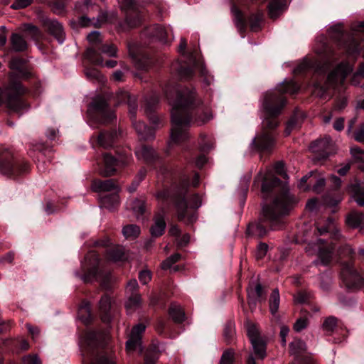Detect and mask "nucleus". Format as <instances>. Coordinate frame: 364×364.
<instances>
[{"mask_svg": "<svg viewBox=\"0 0 364 364\" xmlns=\"http://www.w3.org/2000/svg\"><path fill=\"white\" fill-rule=\"evenodd\" d=\"M23 364H41L39 358L36 355H28L23 358Z\"/></svg>", "mask_w": 364, "mask_h": 364, "instance_id": "nucleus-64", "label": "nucleus"}, {"mask_svg": "<svg viewBox=\"0 0 364 364\" xmlns=\"http://www.w3.org/2000/svg\"><path fill=\"white\" fill-rule=\"evenodd\" d=\"M341 277L348 288H361L364 285V279L350 264L344 265Z\"/></svg>", "mask_w": 364, "mask_h": 364, "instance_id": "nucleus-14", "label": "nucleus"}, {"mask_svg": "<svg viewBox=\"0 0 364 364\" xmlns=\"http://www.w3.org/2000/svg\"><path fill=\"white\" fill-rule=\"evenodd\" d=\"M166 222L163 215H157L154 218V223L150 228V232L152 237H158L161 236L166 228Z\"/></svg>", "mask_w": 364, "mask_h": 364, "instance_id": "nucleus-31", "label": "nucleus"}, {"mask_svg": "<svg viewBox=\"0 0 364 364\" xmlns=\"http://www.w3.org/2000/svg\"><path fill=\"white\" fill-rule=\"evenodd\" d=\"M138 283L136 279L130 280L127 285L126 292L127 294H133L134 293H138Z\"/></svg>", "mask_w": 364, "mask_h": 364, "instance_id": "nucleus-63", "label": "nucleus"}, {"mask_svg": "<svg viewBox=\"0 0 364 364\" xmlns=\"http://www.w3.org/2000/svg\"><path fill=\"white\" fill-rule=\"evenodd\" d=\"M245 327L250 342L262 338L260 336V333L257 326L255 323L250 322V321H247L245 322Z\"/></svg>", "mask_w": 364, "mask_h": 364, "instance_id": "nucleus-47", "label": "nucleus"}, {"mask_svg": "<svg viewBox=\"0 0 364 364\" xmlns=\"http://www.w3.org/2000/svg\"><path fill=\"white\" fill-rule=\"evenodd\" d=\"M107 21V14H103L97 18H88L87 16H82L79 18L77 23L82 26H89L91 25L99 26L101 25L102 23L105 22Z\"/></svg>", "mask_w": 364, "mask_h": 364, "instance_id": "nucleus-35", "label": "nucleus"}, {"mask_svg": "<svg viewBox=\"0 0 364 364\" xmlns=\"http://www.w3.org/2000/svg\"><path fill=\"white\" fill-rule=\"evenodd\" d=\"M164 92L172 106L169 146L187 140L189 138L188 129L192 123L201 125L213 118L210 112L196 109L198 103L194 89L179 88L177 85L168 82Z\"/></svg>", "mask_w": 364, "mask_h": 364, "instance_id": "nucleus-1", "label": "nucleus"}, {"mask_svg": "<svg viewBox=\"0 0 364 364\" xmlns=\"http://www.w3.org/2000/svg\"><path fill=\"white\" fill-rule=\"evenodd\" d=\"M94 364H116L114 358L107 355L98 356Z\"/></svg>", "mask_w": 364, "mask_h": 364, "instance_id": "nucleus-62", "label": "nucleus"}, {"mask_svg": "<svg viewBox=\"0 0 364 364\" xmlns=\"http://www.w3.org/2000/svg\"><path fill=\"white\" fill-rule=\"evenodd\" d=\"M353 65L349 63H341L328 75L324 85L319 83L314 84V95L319 98H324L328 89L331 88L339 92L343 91L346 88V78L353 71Z\"/></svg>", "mask_w": 364, "mask_h": 364, "instance_id": "nucleus-5", "label": "nucleus"}, {"mask_svg": "<svg viewBox=\"0 0 364 364\" xmlns=\"http://www.w3.org/2000/svg\"><path fill=\"white\" fill-rule=\"evenodd\" d=\"M323 240L319 239L316 242L309 243L306 247V252L309 255H314V253H317L319 262L323 265H327L332 257V255L336 247L335 245H331L328 248H323L321 245L323 244ZM314 264L317 265L318 264V261L315 260L313 262Z\"/></svg>", "mask_w": 364, "mask_h": 364, "instance_id": "nucleus-12", "label": "nucleus"}, {"mask_svg": "<svg viewBox=\"0 0 364 364\" xmlns=\"http://www.w3.org/2000/svg\"><path fill=\"white\" fill-rule=\"evenodd\" d=\"M232 12L234 15L235 24L239 30L245 28V21L241 12L235 7L232 8Z\"/></svg>", "mask_w": 364, "mask_h": 364, "instance_id": "nucleus-52", "label": "nucleus"}, {"mask_svg": "<svg viewBox=\"0 0 364 364\" xmlns=\"http://www.w3.org/2000/svg\"><path fill=\"white\" fill-rule=\"evenodd\" d=\"M331 37L338 39L339 46L343 48L348 55H358L360 52V37L357 32H364V21L352 26L353 33H344L341 25L331 27Z\"/></svg>", "mask_w": 364, "mask_h": 364, "instance_id": "nucleus-6", "label": "nucleus"}, {"mask_svg": "<svg viewBox=\"0 0 364 364\" xmlns=\"http://www.w3.org/2000/svg\"><path fill=\"white\" fill-rule=\"evenodd\" d=\"M26 63V60L21 58H13L9 62V67L14 71L9 73V85L0 90V106L6 103L7 107L15 112H19L23 107V102L19 97L24 93L25 89L18 80L28 78L31 75L23 68Z\"/></svg>", "mask_w": 364, "mask_h": 364, "instance_id": "nucleus-4", "label": "nucleus"}, {"mask_svg": "<svg viewBox=\"0 0 364 364\" xmlns=\"http://www.w3.org/2000/svg\"><path fill=\"white\" fill-rule=\"evenodd\" d=\"M101 202L105 208L109 210H113L119 203V196L117 193L107 194L102 197Z\"/></svg>", "mask_w": 364, "mask_h": 364, "instance_id": "nucleus-36", "label": "nucleus"}, {"mask_svg": "<svg viewBox=\"0 0 364 364\" xmlns=\"http://www.w3.org/2000/svg\"><path fill=\"white\" fill-rule=\"evenodd\" d=\"M101 54H105L108 57H114L117 54V48L112 44H101L97 48V57L102 59Z\"/></svg>", "mask_w": 364, "mask_h": 364, "instance_id": "nucleus-45", "label": "nucleus"}, {"mask_svg": "<svg viewBox=\"0 0 364 364\" xmlns=\"http://www.w3.org/2000/svg\"><path fill=\"white\" fill-rule=\"evenodd\" d=\"M255 354L259 358L264 359L266 356V342L260 338L251 342Z\"/></svg>", "mask_w": 364, "mask_h": 364, "instance_id": "nucleus-41", "label": "nucleus"}, {"mask_svg": "<svg viewBox=\"0 0 364 364\" xmlns=\"http://www.w3.org/2000/svg\"><path fill=\"white\" fill-rule=\"evenodd\" d=\"M175 207L178 219L187 224H191L198 218L197 209L202 205V200L198 194L191 196L189 204L184 198L175 199Z\"/></svg>", "mask_w": 364, "mask_h": 364, "instance_id": "nucleus-8", "label": "nucleus"}, {"mask_svg": "<svg viewBox=\"0 0 364 364\" xmlns=\"http://www.w3.org/2000/svg\"><path fill=\"white\" fill-rule=\"evenodd\" d=\"M234 351L231 349L225 350L221 358L220 364H233L234 363Z\"/></svg>", "mask_w": 364, "mask_h": 364, "instance_id": "nucleus-57", "label": "nucleus"}, {"mask_svg": "<svg viewBox=\"0 0 364 364\" xmlns=\"http://www.w3.org/2000/svg\"><path fill=\"white\" fill-rule=\"evenodd\" d=\"M332 62L329 58H326L323 62H315L314 64L309 61L304 60L296 69L297 72H301L307 69L309 67L312 66L315 71L318 73H325L331 65Z\"/></svg>", "mask_w": 364, "mask_h": 364, "instance_id": "nucleus-22", "label": "nucleus"}, {"mask_svg": "<svg viewBox=\"0 0 364 364\" xmlns=\"http://www.w3.org/2000/svg\"><path fill=\"white\" fill-rule=\"evenodd\" d=\"M85 75L90 80H97L100 82L104 81V77L100 72L95 68H86L85 71Z\"/></svg>", "mask_w": 364, "mask_h": 364, "instance_id": "nucleus-53", "label": "nucleus"}, {"mask_svg": "<svg viewBox=\"0 0 364 364\" xmlns=\"http://www.w3.org/2000/svg\"><path fill=\"white\" fill-rule=\"evenodd\" d=\"M302 120L303 114H294L287 123L284 131L286 136L289 135L293 130L299 128L301 124Z\"/></svg>", "mask_w": 364, "mask_h": 364, "instance_id": "nucleus-37", "label": "nucleus"}, {"mask_svg": "<svg viewBox=\"0 0 364 364\" xmlns=\"http://www.w3.org/2000/svg\"><path fill=\"white\" fill-rule=\"evenodd\" d=\"M337 318L334 316H328L327 317L323 325L322 328L324 331L327 332L328 333H332L336 327L337 326Z\"/></svg>", "mask_w": 364, "mask_h": 364, "instance_id": "nucleus-49", "label": "nucleus"}, {"mask_svg": "<svg viewBox=\"0 0 364 364\" xmlns=\"http://www.w3.org/2000/svg\"><path fill=\"white\" fill-rule=\"evenodd\" d=\"M357 78H364V63H362L356 73H355L351 79V83L353 85H359L360 82H356Z\"/></svg>", "mask_w": 364, "mask_h": 364, "instance_id": "nucleus-59", "label": "nucleus"}, {"mask_svg": "<svg viewBox=\"0 0 364 364\" xmlns=\"http://www.w3.org/2000/svg\"><path fill=\"white\" fill-rule=\"evenodd\" d=\"M168 314L175 323H181L185 320L184 311L178 305L172 304L169 308Z\"/></svg>", "mask_w": 364, "mask_h": 364, "instance_id": "nucleus-39", "label": "nucleus"}, {"mask_svg": "<svg viewBox=\"0 0 364 364\" xmlns=\"http://www.w3.org/2000/svg\"><path fill=\"white\" fill-rule=\"evenodd\" d=\"M262 178V193L264 198H267L272 192L279 190L280 193L274 198L270 205L262 207V215L258 223H251L247 228V231L259 237H264L267 232V225L271 230H278L282 225V217L287 215L297 200L292 196L289 189L282 184L281 181L272 175L271 171H267L264 176L259 173L255 178V181Z\"/></svg>", "mask_w": 364, "mask_h": 364, "instance_id": "nucleus-2", "label": "nucleus"}, {"mask_svg": "<svg viewBox=\"0 0 364 364\" xmlns=\"http://www.w3.org/2000/svg\"><path fill=\"white\" fill-rule=\"evenodd\" d=\"M134 153L139 161H143L147 164H152L159 159L156 151L149 146L142 145L139 146L135 149Z\"/></svg>", "mask_w": 364, "mask_h": 364, "instance_id": "nucleus-21", "label": "nucleus"}, {"mask_svg": "<svg viewBox=\"0 0 364 364\" xmlns=\"http://www.w3.org/2000/svg\"><path fill=\"white\" fill-rule=\"evenodd\" d=\"M99 262V256L94 251L89 252L85 256L82 263V269L85 274L81 279L84 282H91L97 278Z\"/></svg>", "mask_w": 364, "mask_h": 364, "instance_id": "nucleus-11", "label": "nucleus"}, {"mask_svg": "<svg viewBox=\"0 0 364 364\" xmlns=\"http://www.w3.org/2000/svg\"><path fill=\"white\" fill-rule=\"evenodd\" d=\"M107 336L106 332L89 331L85 336L83 344L87 350H91L105 344Z\"/></svg>", "mask_w": 364, "mask_h": 364, "instance_id": "nucleus-17", "label": "nucleus"}, {"mask_svg": "<svg viewBox=\"0 0 364 364\" xmlns=\"http://www.w3.org/2000/svg\"><path fill=\"white\" fill-rule=\"evenodd\" d=\"M12 159V153L9 149L0 151V171L2 174L12 176L16 173V171Z\"/></svg>", "mask_w": 364, "mask_h": 364, "instance_id": "nucleus-20", "label": "nucleus"}, {"mask_svg": "<svg viewBox=\"0 0 364 364\" xmlns=\"http://www.w3.org/2000/svg\"><path fill=\"white\" fill-rule=\"evenodd\" d=\"M121 10L125 14V23L129 28H134L142 21V11L136 0H123L120 4Z\"/></svg>", "mask_w": 364, "mask_h": 364, "instance_id": "nucleus-9", "label": "nucleus"}, {"mask_svg": "<svg viewBox=\"0 0 364 364\" xmlns=\"http://www.w3.org/2000/svg\"><path fill=\"white\" fill-rule=\"evenodd\" d=\"M10 41L11 49L15 52H23L27 49V42L18 33H12L10 38Z\"/></svg>", "mask_w": 364, "mask_h": 364, "instance_id": "nucleus-32", "label": "nucleus"}, {"mask_svg": "<svg viewBox=\"0 0 364 364\" xmlns=\"http://www.w3.org/2000/svg\"><path fill=\"white\" fill-rule=\"evenodd\" d=\"M287 8L285 0H272L268 5L269 16L272 18H277Z\"/></svg>", "mask_w": 364, "mask_h": 364, "instance_id": "nucleus-25", "label": "nucleus"}, {"mask_svg": "<svg viewBox=\"0 0 364 364\" xmlns=\"http://www.w3.org/2000/svg\"><path fill=\"white\" fill-rule=\"evenodd\" d=\"M67 0H53L50 6L54 13L60 14L63 12Z\"/></svg>", "mask_w": 364, "mask_h": 364, "instance_id": "nucleus-55", "label": "nucleus"}, {"mask_svg": "<svg viewBox=\"0 0 364 364\" xmlns=\"http://www.w3.org/2000/svg\"><path fill=\"white\" fill-rule=\"evenodd\" d=\"M280 303V297H279V293L278 289H274L272 294L269 299V310L272 314L274 315L279 306Z\"/></svg>", "mask_w": 364, "mask_h": 364, "instance_id": "nucleus-48", "label": "nucleus"}, {"mask_svg": "<svg viewBox=\"0 0 364 364\" xmlns=\"http://www.w3.org/2000/svg\"><path fill=\"white\" fill-rule=\"evenodd\" d=\"M159 97L156 94H153L149 98L146 97L144 102L145 112H151L154 107L158 104Z\"/></svg>", "mask_w": 364, "mask_h": 364, "instance_id": "nucleus-51", "label": "nucleus"}, {"mask_svg": "<svg viewBox=\"0 0 364 364\" xmlns=\"http://www.w3.org/2000/svg\"><path fill=\"white\" fill-rule=\"evenodd\" d=\"M117 167H118L117 159L105 153L102 155V164H99L98 171L101 176L108 177L115 174Z\"/></svg>", "mask_w": 364, "mask_h": 364, "instance_id": "nucleus-18", "label": "nucleus"}, {"mask_svg": "<svg viewBox=\"0 0 364 364\" xmlns=\"http://www.w3.org/2000/svg\"><path fill=\"white\" fill-rule=\"evenodd\" d=\"M325 183H326L325 178L323 177H319L316 179L311 188L315 193H318L322 191L323 188L325 186Z\"/></svg>", "mask_w": 364, "mask_h": 364, "instance_id": "nucleus-61", "label": "nucleus"}, {"mask_svg": "<svg viewBox=\"0 0 364 364\" xmlns=\"http://www.w3.org/2000/svg\"><path fill=\"white\" fill-rule=\"evenodd\" d=\"M118 133L117 131L107 132L103 131L101 132L97 136V142L100 146L104 148L111 147L115 139L117 137Z\"/></svg>", "mask_w": 364, "mask_h": 364, "instance_id": "nucleus-24", "label": "nucleus"}, {"mask_svg": "<svg viewBox=\"0 0 364 364\" xmlns=\"http://www.w3.org/2000/svg\"><path fill=\"white\" fill-rule=\"evenodd\" d=\"M46 31L52 35L60 44L65 40V33L61 23L55 19H47L43 23Z\"/></svg>", "mask_w": 364, "mask_h": 364, "instance_id": "nucleus-19", "label": "nucleus"}, {"mask_svg": "<svg viewBox=\"0 0 364 364\" xmlns=\"http://www.w3.org/2000/svg\"><path fill=\"white\" fill-rule=\"evenodd\" d=\"M90 46L86 50L85 57L92 63L103 65V60L97 57V48L101 45V34L99 31H92L87 36Z\"/></svg>", "mask_w": 364, "mask_h": 364, "instance_id": "nucleus-13", "label": "nucleus"}, {"mask_svg": "<svg viewBox=\"0 0 364 364\" xmlns=\"http://www.w3.org/2000/svg\"><path fill=\"white\" fill-rule=\"evenodd\" d=\"M262 19L263 14L262 12L251 15L249 18L251 29L252 31H257L259 28Z\"/></svg>", "mask_w": 364, "mask_h": 364, "instance_id": "nucleus-50", "label": "nucleus"}, {"mask_svg": "<svg viewBox=\"0 0 364 364\" xmlns=\"http://www.w3.org/2000/svg\"><path fill=\"white\" fill-rule=\"evenodd\" d=\"M21 30L26 37L30 38L34 41H39L43 38V33L38 27L33 24L25 23L22 26Z\"/></svg>", "mask_w": 364, "mask_h": 364, "instance_id": "nucleus-28", "label": "nucleus"}, {"mask_svg": "<svg viewBox=\"0 0 364 364\" xmlns=\"http://www.w3.org/2000/svg\"><path fill=\"white\" fill-rule=\"evenodd\" d=\"M268 245L266 243H259L255 254L256 258L257 259H262L266 255Z\"/></svg>", "mask_w": 364, "mask_h": 364, "instance_id": "nucleus-60", "label": "nucleus"}, {"mask_svg": "<svg viewBox=\"0 0 364 364\" xmlns=\"http://www.w3.org/2000/svg\"><path fill=\"white\" fill-rule=\"evenodd\" d=\"M306 343L300 340L295 339L289 344V353L294 355H298L306 350Z\"/></svg>", "mask_w": 364, "mask_h": 364, "instance_id": "nucleus-44", "label": "nucleus"}, {"mask_svg": "<svg viewBox=\"0 0 364 364\" xmlns=\"http://www.w3.org/2000/svg\"><path fill=\"white\" fill-rule=\"evenodd\" d=\"M139 233L140 228L136 225H127L122 229V234L127 239H135Z\"/></svg>", "mask_w": 364, "mask_h": 364, "instance_id": "nucleus-46", "label": "nucleus"}, {"mask_svg": "<svg viewBox=\"0 0 364 364\" xmlns=\"http://www.w3.org/2000/svg\"><path fill=\"white\" fill-rule=\"evenodd\" d=\"M129 205L138 219L143 215L145 211V203L143 199L135 198L130 202Z\"/></svg>", "mask_w": 364, "mask_h": 364, "instance_id": "nucleus-43", "label": "nucleus"}, {"mask_svg": "<svg viewBox=\"0 0 364 364\" xmlns=\"http://www.w3.org/2000/svg\"><path fill=\"white\" fill-rule=\"evenodd\" d=\"M346 223L352 228H358L360 232H364V214L352 211L346 217Z\"/></svg>", "mask_w": 364, "mask_h": 364, "instance_id": "nucleus-23", "label": "nucleus"}, {"mask_svg": "<svg viewBox=\"0 0 364 364\" xmlns=\"http://www.w3.org/2000/svg\"><path fill=\"white\" fill-rule=\"evenodd\" d=\"M349 188L355 203L360 206H364V183L355 182L350 185Z\"/></svg>", "mask_w": 364, "mask_h": 364, "instance_id": "nucleus-27", "label": "nucleus"}, {"mask_svg": "<svg viewBox=\"0 0 364 364\" xmlns=\"http://www.w3.org/2000/svg\"><path fill=\"white\" fill-rule=\"evenodd\" d=\"M181 255L178 253L173 254L171 255L169 257H168L166 260H164L161 263V268L163 269H168L171 267V266L179 261L181 259Z\"/></svg>", "mask_w": 364, "mask_h": 364, "instance_id": "nucleus-54", "label": "nucleus"}, {"mask_svg": "<svg viewBox=\"0 0 364 364\" xmlns=\"http://www.w3.org/2000/svg\"><path fill=\"white\" fill-rule=\"evenodd\" d=\"M99 305L100 311L104 313V315L102 316V320L105 323H109L111 321V316L109 314V311L111 307L110 298L107 295L102 296Z\"/></svg>", "mask_w": 364, "mask_h": 364, "instance_id": "nucleus-34", "label": "nucleus"}, {"mask_svg": "<svg viewBox=\"0 0 364 364\" xmlns=\"http://www.w3.org/2000/svg\"><path fill=\"white\" fill-rule=\"evenodd\" d=\"M333 143L329 136L317 139L311 143L310 150L317 154L316 160L326 159L332 151Z\"/></svg>", "mask_w": 364, "mask_h": 364, "instance_id": "nucleus-15", "label": "nucleus"}, {"mask_svg": "<svg viewBox=\"0 0 364 364\" xmlns=\"http://www.w3.org/2000/svg\"><path fill=\"white\" fill-rule=\"evenodd\" d=\"M282 84V87L268 92L262 102V107L265 114L262 122V131L251 142V146H255L260 151H269L274 144V136L272 131L278 126L276 117L280 114L287 102L284 94L294 95L299 90V85L293 80L284 81Z\"/></svg>", "mask_w": 364, "mask_h": 364, "instance_id": "nucleus-3", "label": "nucleus"}, {"mask_svg": "<svg viewBox=\"0 0 364 364\" xmlns=\"http://www.w3.org/2000/svg\"><path fill=\"white\" fill-rule=\"evenodd\" d=\"M88 112H92L102 124L112 122L116 118L114 112L108 106L107 102L102 97L95 98L90 105Z\"/></svg>", "mask_w": 364, "mask_h": 364, "instance_id": "nucleus-10", "label": "nucleus"}, {"mask_svg": "<svg viewBox=\"0 0 364 364\" xmlns=\"http://www.w3.org/2000/svg\"><path fill=\"white\" fill-rule=\"evenodd\" d=\"M248 293V303L251 309L255 306L256 302L263 296V289L260 284H256L254 288L249 287L247 289Z\"/></svg>", "mask_w": 364, "mask_h": 364, "instance_id": "nucleus-30", "label": "nucleus"}, {"mask_svg": "<svg viewBox=\"0 0 364 364\" xmlns=\"http://www.w3.org/2000/svg\"><path fill=\"white\" fill-rule=\"evenodd\" d=\"M106 256L108 260L117 262L126 259L124 247L122 246H113L107 249Z\"/></svg>", "mask_w": 364, "mask_h": 364, "instance_id": "nucleus-26", "label": "nucleus"}, {"mask_svg": "<svg viewBox=\"0 0 364 364\" xmlns=\"http://www.w3.org/2000/svg\"><path fill=\"white\" fill-rule=\"evenodd\" d=\"M116 159L119 168H124L133 161V156L130 150H123L119 152Z\"/></svg>", "mask_w": 364, "mask_h": 364, "instance_id": "nucleus-40", "label": "nucleus"}, {"mask_svg": "<svg viewBox=\"0 0 364 364\" xmlns=\"http://www.w3.org/2000/svg\"><path fill=\"white\" fill-rule=\"evenodd\" d=\"M149 33L157 40L165 43L166 41L167 31L163 26L156 25L149 29Z\"/></svg>", "mask_w": 364, "mask_h": 364, "instance_id": "nucleus-42", "label": "nucleus"}, {"mask_svg": "<svg viewBox=\"0 0 364 364\" xmlns=\"http://www.w3.org/2000/svg\"><path fill=\"white\" fill-rule=\"evenodd\" d=\"M92 188L95 191L97 192H108L111 191H119V187L117 186L114 181L112 179L105 180V181H96L94 182L92 185Z\"/></svg>", "mask_w": 364, "mask_h": 364, "instance_id": "nucleus-29", "label": "nucleus"}, {"mask_svg": "<svg viewBox=\"0 0 364 364\" xmlns=\"http://www.w3.org/2000/svg\"><path fill=\"white\" fill-rule=\"evenodd\" d=\"M141 304V296L139 293L129 294L127 301L125 303V307L129 314H131L138 308Z\"/></svg>", "mask_w": 364, "mask_h": 364, "instance_id": "nucleus-38", "label": "nucleus"}, {"mask_svg": "<svg viewBox=\"0 0 364 364\" xmlns=\"http://www.w3.org/2000/svg\"><path fill=\"white\" fill-rule=\"evenodd\" d=\"M146 329V326L143 323H139L134 326L131 331L129 340L126 343V348L128 352L134 350L137 348L142 351L141 348V335Z\"/></svg>", "mask_w": 364, "mask_h": 364, "instance_id": "nucleus-16", "label": "nucleus"}, {"mask_svg": "<svg viewBox=\"0 0 364 364\" xmlns=\"http://www.w3.org/2000/svg\"><path fill=\"white\" fill-rule=\"evenodd\" d=\"M320 222L316 223L317 230L320 235H323L332 230H333L332 233L333 238L338 239L341 236L340 231L338 229H336L334 227L333 218H328L326 220V224L325 226H320Z\"/></svg>", "mask_w": 364, "mask_h": 364, "instance_id": "nucleus-33", "label": "nucleus"}, {"mask_svg": "<svg viewBox=\"0 0 364 364\" xmlns=\"http://www.w3.org/2000/svg\"><path fill=\"white\" fill-rule=\"evenodd\" d=\"M177 73L181 78H189L193 75V70L189 67H182L177 68Z\"/></svg>", "mask_w": 364, "mask_h": 364, "instance_id": "nucleus-58", "label": "nucleus"}, {"mask_svg": "<svg viewBox=\"0 0 364 364\" xmlns=\"http://www.w3.org/2000/svg\"><path fill=\"white\" fill-rule=\"evenodd\" d=\"M90 7L92 8V5L90 0H81L75 3V9L80 13H85L89 10Z\"/></svg>", "mask_w": 364, "mask_h": 364, "instance_id": "nucleus-56", "label": "nucleus"}, {"mask_svg": "<svg viewBox=\"0 0 364 364\" xmlns=\"http://www.w3.org/2000/svg\"><path fill=\"white\" fill-rule=\"evenodd\" d=\"M118 104L125 102L129 106V112L130 118L132 121L133 126L136 131L138 135L141 139L149 140L154 136V131L153 129L148 127L143 122L135 120V115L137 109L136 100L134 96H131L129 92L122 91L118 94Z\"/></svg>", "mask_w": 364, "mask_h": 364, "instance_id": "nucleus-7", "label": "nucleus"}]
</instances>
